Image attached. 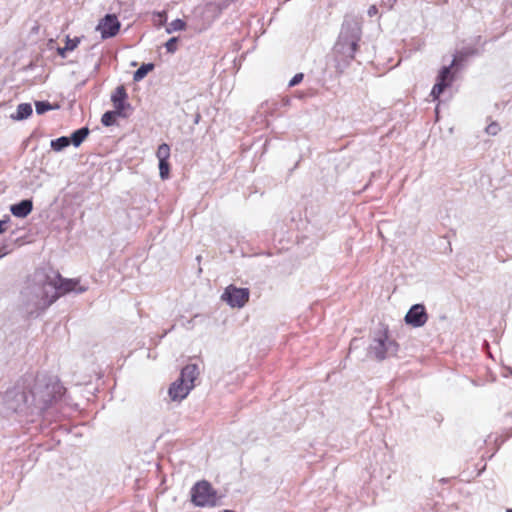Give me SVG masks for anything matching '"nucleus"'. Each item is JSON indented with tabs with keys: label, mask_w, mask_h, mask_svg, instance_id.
Instances as JSON below:
<instances>
[{
	"label": "nucleus",
	"mask_w": 512,
	"mask_h": 512,
	"mask_svg": "<svg viewBox=\"0 0 512 512\" xmlns=\"http://www.w3.org/2000/svg\"><path fill=\"white\" fill-rule=\"evenodd\" d=\"M24 381L29 383V394L35 414L44 412L64 394L65 389L54 376L38 374L34 379L26 378Z\"/></svg>",
	"instance_id": "f257e3e1"
},
{
	"label": "nucleus",
	"mask_w": 512,
	"mask_h": 512,
	"mask_svg": "<svg viewBox=\"0 0 512 512\" xmlns=\"http://www.w3.org/2000/svg\"><path fill=\"white\" fill-rule=\"evenodd\" d=\"M57 299L53 285H45L44 282L41 286L27 287L22 292L23 309L29 316H38Z\"/></svg>",
	"instance_id": "f03ea898"
},
{
	"label": "nucleus",
	"mask_w": 512,
	"mask_h": 512,
	"mask_svg": "<svg viewBox=\"0 0 512 512\" xmlns=\"http://www.w3.org/2000/svg\"><path fill=\"white\" fill-rule=\"evenodd\" d=\"M362 27L358 18L347 16L341 27L338 40L334 46L336 54L344 56L348 62L354 58L361 39Z\"/></svg>",
	"instance_id": "7ed1b4c3"
},
{
	"label": "nucleus",
	"mask_w": 512,
	"mask_h": 512,
	"mask_svg": "<svg viewBox=\"0 0 512 512\" xmlns=\"http://www.w3.org/2000/svg\"><path fill=\"white\" fill-rule=\"evenodd\" d=\"M26 383L27 385L23 387L17 386L8 390L5 394V400L8 407L17 413L35 414L32 398L29 394V383Z\"/></svg>",
	"instance_id": "20e7f679"
},
{
	"label": "nucleus",
	"mask_w": 512,
	"mask_h": 512,
	"mask_svg": "<svg viewBox=\"0 0 512 512\" xmlns=\"http://www.w3.org/2000/svg\"><path fill=\"white\" fill-rule=\"evenodd\" d=\"M398 344L388 336L386 331H379L369 347V354L377 360H384L396 355Z\"/></svg>",
	"instance_id": "39448f33"
},
{
	"label": "nucleus",
	"mask_w": 512,
	"mask_h": 512,
	"mask_svg": "<svg viewBox=\"0 0 512 512\" xmlns=\"http://www.w3.org/2000/svg\"><path fill=\"white\" fill-rule=\"evenodd\" d=\"M191 500L196 506H215L216 493L207 481L197 482L191 490Z\"/></svg>",
	"instance_id": "423d86ee"
},
{
	"label": "nucleus",
	"mask_w": 512,
	"mask_h": 512,
	"mask_svg": "<svg viewBox=\"0 0 512 512\" xmlns=\"http://www.w3.org/2000/svg\"><path fill=\"white\" fill-rule=\"evenodd\" d=\"M45 285H53L55 289V293H57L58 297L61 294H66L71 291H76L77 293H83L86 291V287L80 286L78 288V280L74 279H64L60 274H54L52 277L47 276L44 281Z\"/></svg>",
	"instance_id": "0eeeda50"
},
{
	"label": "nucleus",
	"mask_w": 512,
	"mask_h": 512,
	"mask_svg": "<svg viewBox=\"0 0 512 512\" xmlns=\"http://www.w3.org/2000/svg\"><path fill=\"white\" fill-rule=\"evenodd\" d=\"M231 307L241 308L249 300V290L247 288H237L235 286H228L222 295Z\"/></svg>",
	"instance_id": "6e6552de"
},
{
	"label": "nucleus",
	"mask_w": 512,
	"mask_h": 512,
	"mask_svg": "<svg viewBox=\"0 0 512 512\" xmlns=\"http://www.w3.org/2000/svg\"><path fill=\"white\" fill-rule=\"evenodd\" d=\"M96 29L100 31L103 39L114 37L119 29L120 22L116 15L107 14L97 25Z\"/></svg>",
	"instance_id": "1a4fd4ad"
},
{
	"label": "nucleus",
	"mask_w": 512,
	"mask_h": 512,
	"mask_svg": "<svg viewBox=\"0 0 512 512\" xmlns=\"http://www.w3.org/2000/svg\"><path fill=\"white\" fill-rule=\"evenodd\" d=\"M427 319L428 315L422 304H414L405 315V322L413 327H422Z\"/></svg>",
	"instance_id": "9d476101"
},
{
	"label": "nucleus",
	"mask_w": 512,
	"mask_h": 512,
	"mask_svg": "<svg viewBox=\"0 0 512 512\" xmlns=\"http://www.w3.org/2000/svg\"><path fill=\"white\" fill-rule=\"evenodd\" d=\"M126 99L127 93L124 86H118L111 95V101L113 102L114 108L117 111L118 116H126L124 110L130 107V104L126 103Z\"/></svg>",
	"instance_id": "9b49d317"
},
{
	"label": "nucleus",
	"mask_w": 512,
	"mask_h": 512,
	"mask_svg": "<svg viewBox=\"0 0 512 512\" xmlns=\"http://www.w3.org/2000/svg\"><path fill=\"white\" fill-rule=\"evenodd\" d=\"M190 391L187 384L178 378L170 385L168 394L172 401H181L187 397Z\"/></svg>",
	"instance_id": "f8f14e48"
},
{
	"label": "nucleus",
	"mask_w": 512,
	"mask_h": 512,
	"mask_svg": "<svg viewBox=\"0 0 512 512\" xmlns=\"http://www.w3.org/2000/svg\"><path fill=\"white\" fill-rule=\"evenodd\" d=\"M199 375V370L196 364L186 365L180 373L179 378L185 382L187 386L192 390L194 388V381Z\"/></svg>",
	"instance_id": "ddd939ff"
},
{
	"label": "nucleus",
	"mask_w": 512,
	"mask_h": 512,
	"mask_svg": "<svg viewBox=\"0 0 512 512\" xmlns=\"http://www.w3.org/2000/svg\"><path fill=\"white\" fill-rule=\"evenodd\" d=\"M32 208V201L29 199H24L19 203L12 205L10 211L14 216L24 218L32 211Z\"/></svg>",
	"instance_id": "4468645a"
},
{
	"label": "nucleus",
	"mask_w": 512,
	"mask_h": 512,
	"mask_svg": "<svg viewBox=\"0 0 512 512\" xmlns=\"http://www.w3.org/2000/svg\"><path fill=\"white\" fill-rule=\"evenodd\" d=\"M32 114V106L30 103H21L17 106L16 113L11 115L13 120L21 121L28 118Z\"/></svg>",
	"instance_id": "2eb2a0df"
},
{
	"label": "nucleus",
	"mask_w": 512,
	"mask_h": 512,
	"mask_svg": "<svg viewBox=\"0 0 512 512\" xmlns=\"http://www.w3.org/2000/svg\"><path fill=\"white\" fill-rule=\"evenodd\" d=\"M89 129L87 127H82L71 134L70 143H72L75 147H78L82 144V142L89 135Z\"/></svg>",
	"instance_id": "dca6fc26"
},
{
	"label": "nucleus",
	"mask_w": 512,
	"mask_h": 512,
	"mask_svg": "<svg viewBox=\"0 0 512 512\" xmlns=\"http://www.w3.org/2000/svg\"><path fill=\"white\" fill-rule=\"evenodd\" d=\"M456 63H457V59H456V58H454V59L452 60V63H451L449 66H444V67L440 70V72H439V74H438V76H437V81H438V82H448V83L450 84V83L452 82V80H453V76H452V74H451V68H452L453 66H455V65H456Z\"/></svg>",
	"instance_id": "f3484780"
},
{
	"label": "nucleus",
	"mask_w": 512,
	"mask_h": 512,
	"mask_svg": "<svg viewBox=\"0 0 512 512\" xmlns=\"http://www.w3.org/2000/svg\"><path fill=\"white\" fill-rule=\"evenodd\" d=\"M154 69V64L152 63H147V64H142L135 72H134V75H133V80L136 81V82H139L141 81L150 71H152Z\"/></svg>",
	"instance_id": "a211bd4d"
},
{
	"label": "nucleus",
	"mask_w": 512,
	"mask_h": 512,
	"mask_svg": "<svg viewBox=\"0 0 512 512\" xmlns=\"http://www.w3.org/2000/svg\"><path fill=\"white\" fill-rule=\"evenodd\" d=\"M69 144H70L69 137L62 136V137H59V138H57L55 140H52L50 145H51V148L54 151H61L64 148L68 147Z\"/></svg>",
	"instance_id": "6ab92c4d"
},
{
	"label": "nucleus",
	"mask_w": 512,
	"mask_h": 512,
	"mask_svg": "<svg viewBox=\"0 0 512 512\" xmlns=\"http://www.w3.org/2000/svg\"><path fill=\"white\" fill-rule=\"evenodd\" d=\"M116 116H118V113L116 110L107 111L102 115L101 123L106 127L112 126L116 122Z\"/></svg>",
	"instance_id": "aec40b11"
},
{
	"label": "nucleus",
	"mask_w": 512,
	"mask_h": 512,
	"mask_svg": "<svg viewBox=\"0 0 512 512\" xmlns=\"http://www.w3.org/2000/svg\"><path fill=\"white\" fill-rule=\"evenodd\" d=\"M185 27L186 23L182 19H175L166 27V32L171 34L176 31H182Z\"/></svg>",
	"instance_id": "412c9836"
},
{
	"label": "nucleus",
	"mask_w": 512,
	"mask_h": 512,
	"mask_svg": "<svg viewBox=\"0 0 512 512\" xmlns=\"http://www.w3.org/2000/svg\"><path fill=\"white\" fill-rule=\"evenodd\" d=\"M156 156H157L159 161L168 160V158L170 156V147H169V145L166 144V143L161 144L158 147V149H157Z\"/></svg>",
	"instance_id": "4be33fe9"
},
{
	"label": "nucleus",
	"mask_w": 512,
	"mask_h": 512,
	"mask_svg": "<svg viewBox=\"0 0 512 512\" xmlns=\"http://www.w3.org/2000/svg\"><path fill=\"white\" fill-rule=\"evenodd\" d=\"M449 86L448 82H436L431 91V96L434 100L438 99L439 96L443 93L446 87Z\"/></svg>",
	"instance_id": "5701e85b"
},
{
	"label": "nucleus",
	"mask_w": 512,
	"mask_h": 512,
	"mask_svg": "<svg viewBox=\"0 0 512 512\" xmlns=\"http://www.w3.org/2000/svg\"><path fill=\"white\" fill-rule=\"evenodd\" d=\"M225 7H227V2L226 1H210L206 4V9L207 11H215L217 10L218 12H220L222 9H224Z\"/></svg>",
	"instance_id": "b1692460"
},
{
	"label": "nucleus",
	"mask_w": 512,
	"mask_h": 512,
	"mask_svg": "<svg viewBox=\"0 0 512 512\" xmlns=\"http://www.w3.org/2000/svg\"><path fill=\"white\" fill-rule=\"evenodd\" d=\"M35 108H36V113L39 115L44 114L45 112L54 109V107L47 101L35 102Z\"/></svg>",
	"instance_id": "393cba45"
},
{
	"label": "nucleus",
	"mask_w": 512,
	"mask_h": 512,
	"mask_svg": "<svg viewBox=\"0 0 512 512\" xmlns=\"http://www.w3.org/2000/svg\"><path fill=\"white\" fill-rule=\"evenodd\" d=\"M170 165L168 160L159 161V175L161 179H167L169 177Z\"/></svg>",
	"instance_id": "a878e982"
},
{
	"label": "nucleus",
	"mask_w": 512,
	"mask_h": 512,
	"mask_svg": "<svg viewBox=\"0 0 512 512\" xmlns=\"http://www.w3.org/2000/svg\"><path fill=\"white\" fill-rule=\"evenodd\" d=\"M79 43H80V39L78 37H75L73 39L66 37L64 50L73 51L78 46Z\"/></svg>",
	"instance_id": "bb28decb"
},
{
	"label": "nucleus",
	"mask_w": 512,
	"mask_h": 512,
	"mask_svg": "<svg viewBox=\"0 0 512 512\" xmlns=\"http://www.w3.org/2000/svg\"><path fill=\"white\" fill-rule=\"evenodd\" d=\"M177 42H178V38L177 37L170 38L165 43V48H166L167 52L174 53L177 50Z\"/></svg>",
	"instance_id": "cd10ccee"
},
{
	"label": "nucleus",
	"mask_w": 512,
	"mask_h": 512,
	"mask_svg": "<svg viewBox=\"0 0 512 512\" xmlns=\"http://www.w3.org/2000/svg\"><path fill=\"white\" fill-rule=\"evenodd\" d=\"M303 73H297L293 76V78L289 81V86L294 87L298 85L303 80Z\"/></svg>",
	"instance_id": "c85d7f7f"
},
{
	"label": "nucleus",
	"mask_w": 512,
	"mask_h": 512,
	"mask_svg": "<svg viewBox=\"0 0 512 512\" xmlns=\"http://www.w3.org/2000/svg\"><path fill=\"white\" fill-rule=\"evenodd\" d=\"M10 218L7 216L5 219L0 220V234L4 233L7 229V224L9 223Z\"/></svg>",
	"instance_id": "c756f323"
},
{
	"label": "nucleus",
	"mask_w": 512,
	"mask_h": 512,
	"mask_svg": "<svg viewBox=\"0 0 512 512\" xmlns=\"http://www.w3.org/2000/svg\"><path fill=\"white\" fill-rule=\"evenodd\" d=\"M499 128H498V125L497 124H491L489 125L487 128H486V131L487 133L491 134V135H496L497 132H498Z\"/></svg>",
	"instance_id": "7c9ffc66"
},
{
	"label": "nucleus",
	"mask_w": 512,
	"mask_h": 512,
	"mask_svg": "<svg viewBox=\"0 0 512 512\" xmlns=\"http://www.w3.org/2000/svg\"><path fill=\"white\" fill-rule=\"evenodd\" d=\"M9 252L10 250L6 244L0 245V259L6 256Z\"/></svg>",
	"instance_id": "2f4dec72"
},
{
	"label": "nucleus",
	"mask_w": 512,
	"mask_h": 512,
	"mask_svg": "<svg viewBox=\"0 0 512 512\" xmlns=\"http://www.w3.org/2000/svg\"><path fill=\"white\" fill-rule=\"evenodd\" d=\"M377 13H378V8L376 7V5H371V6L368 8L367 14H368L370 17H373V16L377 15Z\"/></svg>",
	"instance_id": "473e14b6"
},
{
	"label": "nucleus",
	"mask_w": 512,
	"mask_h": 512,
	"mask_svg": "<svg viewBox=\"0 0 512 512\" xmlns=\"http://www.w3.org/2000/svg\"><path fill=\"white\" fill-rule=\"evenodd\" d=\"M69 50H64V47H59L57 49V52L58 54L62 57V58H65L66 57V53L68 52Z\"/></svg>",
	"instance_id": "72a5a7b5"
},
{
	"label": "nucleus",
	"mask_w": 512,
	"mask_h": 512,
	"mask_svg": "<svg viewBox=\"0 0 512 512\" xmlns=\"http://www.w3.org/2000/svg\"><path fill=\"white\" fill-rule=\"evenodd\" d=\"M158 16L160 17V19H161V21H162V22H165V21H166V19H167V18H166V12H165V11L158 13Z\"/></svg>",
	"instance_id": "f704fd0d"
},
{
	"label": "nucleus",
	"mask_w": 512,
	"mask_h": 512,
	"mask_svg": "<svg viewBox=\"0 0 512 512\" xmlns=\"http://www.w3.org/2000/svg\"><path fill=\"white\" fill-rule=\"evenodd\" d=\"M397 0H387L388 7L391 8Z\"/></svg>",
	"instance_id": "c9c22d12"
},
{
	"label": "nucleus",
	"mask_w": 512,
	"mask_h": 512,
	"mask_svg": "<svg viewBox=\"0 0 512 512\" xmlns=\"http://www.w3.org/2000/svg\"><path fill=\"white\" fill-rule=\"evenodd\" d=\"M199 119H200V115H199V114H197V116H196V118H195V123H198Z\"/></svg>",
	"instance_id": "e433bc0d"
},
{
	"label": "nucleus",
	"mask_w": 512,
	"mask_h": 512,
	"mask_svg": "<svg viewBox=\"0 0 512 512\" xmlns=\"http://www.w3.org/2000/svg\"><path fill=\"white\" fill-rule=\"evenodd\" d=\"M337 69L340 71V72H343V69L340 68L339 66H337Z\"/></svg>",
	"instance_id": "4c0bfd02"
},
{
	"label": "nucleus",
	"mask_w": 512,
	"mask_h": 512,
	"mask_svg": "<svg viewBox=\"0 0 512 512\" xmlns=\"http://www.w3.org/2000/svg\"><path fill=\"white\" fill-rule=\"evenodd\" d=\"M506 512H512V509H507V511H506Z\"/></svg>",
	"instance_id": "58836bf2"
}]
</instances>
